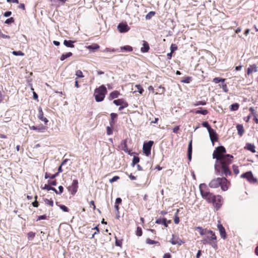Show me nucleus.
<instances>
[{
	"instance_id": "49530a36",
	"label": "nucleus",
	"mask_w": 258,
	"mask_h": 258,
	"mask_svg": "<svg viewBox=\"0 0 258 258\" xmlns=\"http://www.w3.org/2000/svg\"><path fill=\"white\" fill-rule=\"evenodd\" d=\"M136 235L138 236H141L142 235V230L140 227H138L137 228Z\"/></svg>"
},
{
	"instance_id": "39448f33",
	"label": "nucleus",
	"mask_w": 258,
	"mask_h": 258,
	"mask_svg": "<svg viewBox=\"0 0 258 258\" xmlns=\"http://www.w3.org/2000/svg\"><path fill=\"white\" fill-rule=\"evenodd\" d=\"M228 180L225 177H218L212 179L209 183V186L211 188H218L222 183H227Z\"/></svg>"
},
{
	"instance_id": "603ef678",
	"label": "nucleus",
	"mask_w": 258,
	"mask_h": 258,
	"mask_svg": "<svg viewBox=\"0 0 258 258\" xmlns=\"http://www.w3.org/2000/svg\"><path fill=\"white\" fill-rule=\"evenodd\" d=\"M35 201L33 203H32V205L34 207H38L39 204H38V202L37 201H36V200L37 199V196H35Z\"/></svg>"
},
{
	"instance_id": "bf43d9fd",
	"label": "nucleus",
	"mask_w": 258,
	"mask_h": 258,
	"mask_svg": "<svg viewBox=\"0 0 258 258\" xmlns=\"http://www.w3.org/2000/svg\"><path fill=\"white\" fill-rule=\"evenodd\" d=\"M136 87L138 88V92L140 93V94H142L143 92H144V89L140 86V85H136Z\"/></svg>"
},
{
	"instance_id": "4d7b16f0",
	"label": "nucleus",
	"mask_w": 258,
	"mask_h": 258,
	"mask_svg": "<svg viewBox=\"0 0 258 258\" xmlns=\"http://www.w3.org/2000/svg\"><path fill=\"white\" fill-rule=\"evenodd\" d=\"M176 49L177 47L175 46V45L172 44L170 46L171 52H172L174 51L175 50H176Z\"/></svg>"
},
{
	"instance_id": "2f4dec72",
	"label": "nucleus",
	"mask_w": 258,
	"mask_h": 258,
	"mask_svg": "<svg viewBox=\"0 0 258 258\" xmlns=\"http://www.w3.org/2000/svg\"><path fill=\"white\" fill-rule=\"evenodd\" d=\"M155 15V12L153 11L150 12L146 16V19L147 20L151 19Z\"/></svg>"
},
{
	"instance_id": "c9c22d12",
	"label": "nucleus",
	"mask_w": 258,
	"mask_h": 258,
	"mask_svg": "<svg viewBox=\"0 0 258 258\" xmlns=\"http://www.w3.org/2000/svg\"><path fill=\"white\" fill-rule=\"evenodd\" d=\"M225 81V79H223V78H215L214 79H213V82H214L215 83H218L220 82H222V83H224Z\"/></svg>"
},
{
	"instance_id": "3c124183",
	"label": "nucleus",
	"mask_w": 258,
	"mask_h": 258,
	"mask_svg": "<svg viewBox=\"0 0 258 258\" xmlns=\"http://www.w3.org/2000/svg\"><path fill=\"white\" fill-rule=\"evenodd\" d=\"M60 209H61L63 212H69V209L66 206L63 205H60L59 206Z\"/></svg>"
},
{
	"instance_id": "393cba45",
	"label": "nucleus",
	"mask_w": 258,
	"mask_h": 258,
	"mask_svg": "<svg viewBox=\"0 0 258 258\" xmlns=\"http://www.w3.org/2000/svg\"><path fill=\"white\" fill-rule=\"evenodd\" d=\"M196 114H202L203 115H206L208 114V111L207 109H204L200 108V109L195 111Z\"/></svg>"
},
{
	"instance_id": "cd10ccee",
	"label": "nucleus",
	"mask_w": 258,
	"mask_h": 258,
	"mask_svg": "<svg viewBox=\"0 0 258 258\" xmlns=\"http://www.w3.org/2000/svg\"><path fill=\"white\" fill-rule=\"evenodd\" d=\"M119 95V93L117 91H114L112 92L110 95L109 97L112 99L116 98L118 97V95Z\"/></svg>"
},
{
	"instance_id": "a19ab883",
	"label": "nucleus",
	"mask_w": 258,
	"mask_h": 258,
	"mask_svg": "<svg viewBox=\"0 0 258 258\" xmlns=\"http://www.w3.org/2000/svg\"><path fill=\"white\" fill-rule=\"evenodd\" d=\"M232 168H233L234 173L235 175H237L239 172L238 166L235 165H233L232 166Z\"/></svg>"
},
{
	"instance_id": "5fc2aeb1",
	"label": "nucleus",
	"mask_w": 258,
	"mask_h": 258,
	"mask_svg": "<svg viewBox=\"0 0 258 258\" xmlns=\"http://www.w3.org/2000/svg\"><path fill=\"white\" fill-rule=\"evenodd\" d=\"M46 218H47V217H46V216L45 215L39 216H38L37 221L40 220L46 219Z\"/></svg>"
},
{
	"instance_id": "f8f14e48",
	"label": "nucleus",
	"mask_w": 258,
	"mask_h": 258,
	"mask_svg": "<svg viewBox=\"0 0 258 258\" xmlns=\"http://www.w3.org/2000/svg\"><path fill=\"white\" fill-rule=\"evenodd\" d=\"M117 29L120 33H125L130 30L129 26L126 23H120L117 26Z\"/></svg>"
},
{
	"instance_id": "a878e982",
	"label": "nucleus",
	"mask_w": 258,
	"mask_h": 258,
	"mask_svg": "<svg viewBox=\"0 0 258 258\" xmlns=\"http://www.w3.org/2000/svg\"><path fill=\"white\" fill-rule=\"evenodd\" d=\"M57 175H58V173H56L54 174H51L50 173H48L46 172L45 174V179L50 178V179H53L55 178Z\"/></svg>"
},
{
	"instance_id": "423d86ee",
	"label": "nucleus",
	"mask_w": 258,
	"mask_h": 258,
	"mask_svg": "<svg viewBox=\"0 0 258 258\" xmlns=\"http://www.w3.org/2000/svg\"><path fill=\"white\" fill-rule=\"evenodd\" d=\"M201 242L204 244H210L213 248L216 249L218 248L217 242L216 241H212L210 236H207L203 238Z\"/></svg>"
},
{
	"instance_id": "7ed1b4c3",
	"label": "nucleus",
	"mask_w": 258,
	"mask_h": 258,
	"mask_svg": "<svg viewBox=\"0 0 258 258\" xmlns=\"http://www.w3.org/2000/svg\"><path fill=\"white\" fill-rule=\"evenodd\" d=\"M107 92V89L103 85L100 86L99 88H96L94 92L95 100L97 102H101L104 100L105 95Z\"/></svg>"
},
{
	"instance_id": "7c9ffc66",
	"label": "nucleus",
	"mask_w": 258,
	"mask_h": 258,
	"mask_svg": "<svg viewBox=\"0 0 258 258\" xmlns=\"http://www.w3.org/2000/svg\"><path fill=\"white\" fill-rule=\"evenodd\" d=\"M239 108V104L237 103H235L231 105L230 109L231 111L237 110Z\"/></svg>"
},
{
	"instance_id": "9b49d317",
	"label": "nucleus",
	"mask_w": 258,
	"mask_h": 258,
	"mask_svg": "<svg viewBox=\"0 0 258 258\" xmlns=\"http://www.w3.org/2000/svg\"><path fill=\"white\" fill-rule=\"evenodd\" d=\"M209 137L212 142L213 145H214V142L217 141L218 140V135L214 130L211 128L208 131Z\"/></svg>"
},
{
	"instance_id": "e2e57ef3",
	"label": "nucleus",
	"mask_w": 258,
	"mask_h": 258,
	"mask_svg": "<svg viewBox=\"0 0 258 258\" xmlns=\"http://www.w3.org/2000/svg\"><path fill=\"white\" fill-rule=\"evenodd\" d=\"M110 116H111V119L113 120L115 118L117 117V114H116L115 113H111L110 114Z\"/></svg>"
},
{
	"instance_id": "69168bd1",
	"label": "nucleus",
	"mask_w": 258,
	"mask_h": 258,
	"mask_svg": "<svg viewBox=\"0 0 258 258\" xmlns=\"http://www.w3.org/2000/svg\"><path fill=\"white\" fill-rule=\"evenodd\" d=\"M179 130V126H176L173 128V132L174 133H177Z\"/></svg>"
},
{
	"instance_id": "2eb2a0df",
	"label": "nucleus",
	"mask_w": 258,
	"mask_h": 258,
	"mask_svg": "<svg viewBox=\"0 0 258 258\" xmlns=\"http://www.w3.org/2000/svg\"><path fill=\"white\" fill-rule=\"evenodd\" d=\"M217 227L219 231L221 238L224 239H225L226 237V233L224 227L222 226V224L219 223L217 225Z\"/></svg>"
},
{
	"instance_id": "4468645a",
	"label": "nucleus",
	"mask_w": 258,
	"mask_h": 258,
	"mask_svg": "<svg viewBox=\"0 0 258 258\" xmlns=\"http://www.w3.org/2000/svg\"><path fill=\"white\" fill-rule=\"evenodd\" d=\"M29 128L30 130H36L38 132L43 133L46 129V127L43 125H39L38 126H29Z\"/></svg>"
},
{
	"instance_id": "0eeeda50",
	"label": "nucleus",
	"mask_w": 258,
	"mask_h": 258,
	"mask_svg": "<svg viewBox=\"0 0 258 258\" xmlns=\"http://www.w3.org/2000/svg\"><path fill=\"white\" fill-rule=\"evenodd\" d=\"M212 203L216 210H218L221 208L223 203L222 197L220 195L216 196Z\"/></svg>"
},
{
	"instance_id": "b1692460",
	"label": "nucleus",
	"mask_w": 258,
	"mask_h": 258,
	"mask_svg": "<svg viewBox=\"0 0 258 258\" xmlns=\"http://www.w3.org/2000/svg\"><path fill=\"white\" fill-rule=\"evenodd\" d=\"M72 55H73V54L71 52H69L66 53H63L61 55V56L60 57V60L63 61L65 59L71 56Z\"/></svg>"
},
{
	"instance_id": "ea45409f",
	"label": "nucleus",
	"mask_w": 258,
	"mask_h": 258,
	"mask_svg": "<svg viewBox=\"0 0 258 258\" xmlns=\"http://www.w3.org/2000/svg\"><path fill=\"white\" fill-rule=\"evenodd\" d=\"M35 236V233L33 232H29L28 233V238L29 240H32Z\"/></svg>"
},
{
	"instance_id": "6e6d98bb",
	"label": "nucleus",
	"mask_w": 258,
	"mask_h": 258,
	"mask_svg": "<svg viewBox=\"0 0 258 258\" xmlns=\"http://www.w3.org/2000/svg\"><path fill=\"white\" fill-rule=\"evenodd\" d=\"M51 187L48 184H45L44 185V186L43 187H42V188L43 189H46L47 190H50V189L51 188Z\"/></svg>"
},
{
	"instance_id": "412c9836",
	"label": "nucleus",
	"mask_w": 258,
	"mask_h": 258,
	"mask_svg": "<svg viewBox=\"0 0 258 258\" xmlns=\"http://www.w3.org/2000/svg\"><path fill=\"white\" fill-rule=\"evenodd\" d=\"M245 149H247L252 153H255L256 152L255 150V146L253 144L251 143H247L246 144L245 147H244Z\"/></svg>"
},
{
	"instance_id": "4c0bfd02",
	"label": "nucleus",
	"mask_w": 258,
	"mask_h": 258,
	"mask_svg": "<svg viewBox=\"0 0 258 258\" xmlns=\"http://www.w3.org/2000/svg\"><path fill=\"white\" fill-rule=\"evenodd\" d=\"M146 243H147L148 244H150V245L158 243V241H155V240H151L150 238H147L146 239Z\"/></svg>"
},
{
	"instance_id": "09e8293b",
	"label": "nucleus",
	"mask_w": 258,
	"mask_h": 258,
	"mask_svg": "<svg viewBox=\"0 0 258 258\" xmlns=\"http://www.w3.org/2000/svg\"><path fill=\"white\" fill-rule=\"evenodd\" d=\"M14 22V19L13 17H11L10 18L7 19L5 21V23L7 24H11L12 23H13Z\"/></svg>"
},
{
	"instance_id": "774afa93",
	"label": "nucleus",
	"mask_w": 258,
	"mask_h": 258,
	"mask_svg": "<svg viewBox=\"0 0 258 258\" xmlns=\"http://www.w3.org/2000/svg\"><path fill=\"white\" fill-rule=\"evenodd\" d=\"M171 254L169 253H166L164 254L163 258H171Z\"/></svg>"
},
{
	"instance_id": "052dcab7",
	"label": "nucleus",
	"mask_w": 258,
	"mask_h": 258,
	"mask_svg": "<svg viewBox=\"0 0 258 258\" xmlns=\"http://www.w3.org/2000/svg\"><path fill=\"white\" fill-rule=\"evenodd\" d=\"M0 37H2L3 38H10V36L5 35V34L1 33V32H0Z\"/></svg>"
},
{
	"instance_id": "864d4df0",
	"label": "nucleus",
	"mask_w": 258,
	"mask_h": 258,
	"mask_svg": "<svg viewBox=\"0 0 258 258\" xmlns=\"http://www.w3.org/2000/svg\"><path fill=\"white\" fill-rule=\"evenodd\" d=\"M221 87L223 89V91L225 92H228V89H227V85L226 84H224V83H222V86H221Z\"/></svg>"
},
{
	"instance_id": "8fccbe9b",
	"label": "nucleus",
	"mask_w": 258,
	"mask_h": 258,
	"mask_svg": "<svg viewBox=\"0 0 258 258\" xmlns=\"http://www.w3.org/2000/svg\"><path fill=\"white\" fill-rule=\"evenodd\" d=\"M119 178V177L118 176H114L111 179L109 180V182L110 183L114 182L117 181Z\"/></svg>"
},
{
	"instance_id": "a211bd4d",
	"label": "nucleus",
	"mask_w": 258,
	"mask_h": 258,
	"mask_svg": "<svg viewBox=\"0 0 258 258\" xmlns=\"http://www.w3.org/2000/svg\"><path fill=\"white\" fill-rule=\"evenodd\" d=\"M171 221H167V219L165 218L163 219H158L156 221V223L159 224H163L165 227H167L168 226L167 223H170Z\"/></svg>"
},
{
	"instance_id": "a18cd8bd",
	"label": "nucleus",
	"mask_w": 258,
	"mask_h": 258,
	"mask_svg": "<svg viewBox=\"0 0 258 258\" xmlns=\"http://www.w3.org/2000/svg\"><path fill=\"white\" fill-rule=\"evenodd\" d=\"M112 126H107L106 127V132H107V134L108 135H111L113 133V131H112Z\"/></svg>"
},
{
	"instance_id": "f3484780",
	"label": "nucleus",
	"mask_w": 258,
	"mask_h": 258,
	"mask_svg": "<svg viewBox=\"0 0 258 258\" xmlns=\"http://www.w3.org/2000/svg\"><path fill=\"white\" fill-rule=\"evenodd\" d=\"M258 71L257 67L256 64H253L252 65H250L249 67L248 68L247 70V75H249L253 72H257Z\"/></svg>"
},
{
	"instance_id": "dca6fc26",
	"label": "nucleus",
	"mask_w": 258,
	"mask_h": 258,
	"mask_svg": "<svg viewBox=\"0 0 258 258\" xmlns=\"http://www.w3.org/2000/svg\"><path fill=\"white\" fill-rule=\"evenodd\" d=\"M38 118L43 121L45 124H47V123L48 122V119L43 116V112L42 111V109L41 107H39L38 109Z\"/></svg>"
},
{
	"instance_id": "72a5a7b5",
	"label": "nucleus",
	"mask_w": 258,
	"mask_h": 258,
	"mask_svg": "<svg viewBox=\"0 0 258 258\" xmlns=\"http://www.w3.org/2000/svg\"><path fill=\"white\" fill-rule=\"evenodd\" d=\"M122 103H123V99H122L114 100L113 101V103L117 106L121 105L122 104Z\"/></svg>"
},
{
	"instance_id": "f03ea898",
	"label": "nucleus",
	"mask_w": 258,
	"mask_h": 258,
	"mask_svg": "<svg viewBox=\"0 0 258 258\" xmlns=\"http://www.w3.org/2000/svg\"><path fill=\"white\" fill-rule=\"evenodd\" d=\"M201 195L203 198L206 200L208 203H212L216 196L210 192L205 183H202L199 186Z\"/></svg>"
},
{
	"instance_id": "37998d69",
	"label": "nucleus",
	"mask_w": 258,
	"mask_h": 258,
	"mask_svg": "<svg viewBox=\"0 0 258 258\" xmlns=\"http://www.w3.org/2000/svg\"><path fill=\"white\" fill-rule=\"evenodd\" d=\"M44 202H45V204L47 205H49L51 207H52L53 206V202L51 200H48V199H46L44 200Z\"/></svg>"
},
{
	"instance_id": "79ce46f5",
	"label": "nucleus",
	"mask_w": 258,
	"mask_h": 258,
	"mask_svg": "<svg viewBox=\"0 0 258 258\" xmlns=\"http://www.w3.org/2000/svg\"><path fill=\"white\" fill-rule=\"evenodd\" d=\"M191 81V78L189 77H185L181 82L184 83H189Z\"/></svg>"
},
{
	"instance_id": "0e129e2a",
	"label": "nucleus",
	"mask_w": 258,
	"mask_h": 258,
	"mask_svg": "<svg viewBox=\"0 0 258 258\" xmlns=\"http://www.w3.org/2000/svg\"><path fill=\"white\" fill-rule=\"evenodd\" d=\"M210 237H211V239H212V241H216L217 236H216L215 233L212 234L211 235V236H210Z\"/></svg>"
},
{
	"instance_id": "bb28decb",
	"label": "nucleus",
	"mask_w": 258,
	"mask_h": 258,
	"mask_svg": "<svg viewBox=\"0 0 258 258\" xmlns=\"http://www.w3.org/2000/svg\"><path fill=\"white\" fill-rule=\"evenodd\" d=\"M120 49L121 51H125L127 52H131L133 50V48L132 46L129 45H125L124 46H122L120 47Z\"/></svg>"
},
{
	"instance_id": "1a4fd4ad",
	"label": "nucleus",
	"mask_w": 258,
	"mask_h": 258,
	"mask_svg": "<svg viewBox=\"0 0 258 258\" xmlns=\"http://www.w3.org/2000/svg\"><path fill=\"white\" fill-rule=\"evenodd\" d=\"M78 180L74 179L71 185L68 187V190L72 195H74L77 192L78 187Z\"/></svg>"
},
{
	"instance_id": "e433bc0d",
	"label": "nucleus",
	"mask_w": 258,
	"mask_h": 258,
	"mask_svg": "<svg viewBox=\"0 0 258 258\" xmlns=\"http://www.w3.org/2000/svg\"><path fill=\"white\" fill-rule=\"evenodd\" d=\"M12 54L15 56H19V55L23 56V55H24V53L20 50L13 51L12 52Z\"/></svg>"
},
{
	"instance_id": "5701e85b",
	"label": "nucleus",
	"mask_w": 258,
	"mask_h": 258,
	"mask_svg": "<svg viewBox=\"0 0 258 258\" xmlns=\"http://www.w3.org/2000/svg\"><path fill=\"white\" fill-rule=\"evenodd\" d=\"M75 42V41L64 40L63 41V44L68 47H74V43Z\"/></svg>"
},
{
	"instance_id": "6e6552de",
	"label": "nucleus",
	"mask_w": 258,
	"mask_h": 258,
	"mask_svg": "<svg viewBox=\"0 0 258 258\" xmlns=\"http://www.w3.org/2000/svg\"><path fill=\"white\" fill-rule=\"evenodd\" d=\"M153 143V141H150L144 144L143 149L144 153L146 156H148L150 155L151 147Z\"/></svg>"
},
{
	"instance_id": "ddd939ff",
	"label": "nucleus",
	"mask_w": 258,
	"mask_h": 258,
	"mask_svg": "<svg viewBox=\"0 0 258 258\" xmlns=\"http://www.w3.org/2000/svg\"><path fill=\"white\" fill-rule=\"evenodd\" d=\"M170 242L173 245L178 244L181 245L183 242L177 236L174 235H172V237Z\"/></svg>"
},
{
	"instance_id": "20e7f679",
	"label": "nucleus",
	"mask_w": 258,
	"mask_h": 258,
	"mask_svg": "<svg viewBox=\"0 0 258 258\" xmlns=\"http://www.w3.org/2000/svg\"><path fill=\"white\" fill-rule=\"evenodd\" d=\"M225 153L226 149L224 147L222 146L217 147L213 152V158L216 159V160H217V158L225 159L226 156V154H225Z\"/></svg>"
},
{
	"instance_id": "338daca9",
	"label": "nucleus",
	"mask_w": 258,
	"mask_h": 258,
	"mask_svg": "<svg viewBox=\"0 0 258 258\" xmlns=\"http://www.w3.org/2000/svg\"><path fill=\"white\" fill-rule=\"evenodd\" d=\"M121 198H117L116 199V200H115V204L116 205H118V204H119L121 203Z\"/></svg>"
},
{
	"instance_id": "4be33fe9",
	"label": "nucleus",
	"mask_w": 258,
	"mask_h": 258,
	"mask_svg": "<svg viewBox=\"0 0 258 258\" xmlns=\"http://www.w3.org/2000/svg\"><path fill=\"white\" fill-rule=\"evenodd\" d=\"M236 128L237 130L238 134L240 137H241L244 132L243 125L242 124H238L236 125Z\"/></svg>"
},
{
	"instance_id": "13d9d810",
	"label": "nucleus",
	"mask_w": 258,
	"mask_h": 258,
	"mask_svg": "<svg viewBox=\"0 0 258 258\" xmlns=\"http://www.w3.org/2000/svg\"><path fill=\"white\" fill-rule=\"evenodd\" d=\"M206 104V102L205 101H198L197 104H195L196 106L197 105H205Z\"/></svg>"
},
{
	"instance_id": "6ab92c4d",
	"label": "nucleus",
	"mask_w": 258,
	"mask_h": 258,
	"mask_svg": "<svg viewBox=\"0 0 258 258\" xmlns=\"http://www.w3.org/2000/svg\"><path fill=\"white\" fill-rule=\"evenodd\" d=\"M150 47L148 43L146 41H143V46L141 48L142 52L145 53L149 51Z\"/></svg>"
},
{
	"instance_id": "c85d7f7f",
	"label": "nucleus",
	"mask_w": 258,
	"mask_h": 258,
	"mask_svg": "<svg viewBox=\"0 0 258 258\" xmlns=\"http://www.w3.org/2000/svg\"><path fill=\"white\" fill-rule=\"evenodd\" d=\"M196 229L199 232L201 235L207 234V229H203L201 227H197Z\"/></svg>"
},
{
	"instance_id": "c756f323",
	"label": "nucleus",
	"mask_w": 258,
	"mask_h": 258,
	"mask_svg": "<svg viewBox=\"0 0 258 258\" xmlns=\"http://www.w3.org/2000/svg\"><path fill=\"white\" fill-rule=\"evenodd\" d=\"M87 49L89 50H94L95 49H97L99 48V45L97 44H93L92 45H89L87 47Z\"/></svg>"
},
{
	"instance_id": "473e14b6",
	"label": "nucleus",
	"mask_w": 258,
	"mask_h": 258,
	"mask_svg": "<svg viewBox=\"0 0 258 258\" xmlns=\"http://www.w3.org/2000/svg\"><path fill=\"white\" fill-rule=\"evenodd\" d=\"M76 75L77 76V78H76V80L78 79V78H83L84 76L83 75V73L81 70H78L76 72Z\"/></svg>"
},
{
	"instance_id": "c03bdc74",
	"label": "nucleus",
	"mask_w": 258,
	"mask_h": 258,
	"mask_svg": "<svg viewBox=\"0 0 258 258\" xmlns=\"http://www.w3.org/2000/svg\"><path fill=\"white\" fill-rule=\"evenodd\" d=\"M226 184L227 183H222L220 184V186L222 190L226 191L228 189V186Z\"/></svg>"
},
{
	"instance_id": "58836bf2",
	"label": "nucleus",
	"mask_w": 258,
	"mask_h": 258,
	"mask_svg": "<svg viewBox=\"0 0 258 258\" xmlns=\"http://www.w3.org/2000/svg\"><path fill=\"white\" fill-rule=\"evenodd\" d=\"M202 125L207 128L208 131L210 130L211 128V126L209 125V123L207 121H204L202 123Z\"/></svg>"
},
{
	"instance_id": "680f3d73",
	"label": "nucleus",
	"mask_w": 258,
	"mask_h": 258,
	"mask_svg": "<svg viewBox=\"0 0 258 258\" xmlns=\"http://www.w3.org/2000/svg\"><path fill=\"white\" fill-rule=\"evenodd\" d=\"M12 14V12L11 11H7L4 14V16L5 17H8L10 16Z\"/></svg>"
},
{
	"instance_id": "de8ad7c7",
	"label": "nucleus",
	"mask_w": 258,
	"mask_h": 258,
	"mask_svg": "<svg viewBox=\"0 0 258 258\" xmlns=\"http://www.w3.org/2000/svg\"><path fill=\"white\" fill-rule=\"evenodd\" d=\"M47 183L51 186H55L56 185V181L55 180L51 181L50 180L47 181Z\"/></svg>"
},
{
	"instance_id": "aec40b11",
	"label": "nucleus",
	"mask_w": 258,
	"mask_h": 258,
	"mask_svg": "<svg viewBox=\"0 0 258 258\" xmlns=\"http://www.w3.org/2000/svg\"><path fill=\"white\" fill-rule=\"evenodd\" d=\"M191 155H192V140H190L188 144V150H187V157H188V159L189 161H190L191 159Z\"/></svg>"
},
{
	"instance_id": "f257e3e1",
	"label": "nucleus",
	"mask_w": 258,
	"mask_h": 258,
	"mask_svg": "<svg viewBox=\"0 0 258 258\" xmlns=\"http://www.w3.org/2000/svg\"><path fill=\"white\" fill-rule=\"evenodd\" d=\"M233 156L230 154H226L225 159H220L217 158L214 165L215 173L217 175L225 177L232 174V172L229 168V165L231 164Z\"/></svg>"
},
{
	"instance_id": "9d476101",
	"label": "nucleus",
	"mask_w": 258,
	"mask_h": 258,
	"mask_svg": "<svg viewBox=\"0 0 258 258\" xmlns=\"http://www.w3.org/2000/svg\"><path fill=\"white\" fill-rule=\"evenodd\" d=\"M241 177L243 178H246L250 182L254 183L256 181V179L254 178L251 171H248L242 174L241 175Z\"/></svg>"
},
{
	"instance_id": "f704fd0d",
	"label": "nucleus",
	"mask_w": 258,
	"mask_h": 258,
	"mask_svg": "<svg viewBox=\"0 0 258 258\" xmlns=\"http://www.w3.org/2000/svg\"><path fill=\"white\" fill-rule=\"evenodd\" d=\"M140 161V158L138 156H134L132 161V165L134 166L136 164H137Z\"/></svg>"
}]
</instances>
